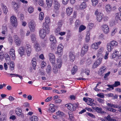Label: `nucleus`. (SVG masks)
Here are the masks:
<instances>
[{"instance_id":"cd10ccee","label":"nucleus","mask_w":121,"mask_h":121,"mask_svg":"<svg viewBox=\"0 0 121 121\" xmlns=\"http://www.w3.org/2000/svg\"><path fill=\"white\" fill-rule=\"evenodd\" d=\"M106 10L107 12L109 13L111 10L112 7L110 4H108L105 7Z\"/></svg>"},{"instance_id":"5701e85b","label":"nucleus","mask_w":121,"mask_h":121,"mask_svg":"<svg viewBox=\"0 0 121 121\" xmlns=\"http://www.w3.org/2000/svg\"><path fill=\"white\" fill-rule=\"evenodd\" d=\"M76 105L75 104H70L69 106V109L72 111L75 110L76 109Z\"/></svg>"},{"instance_id":"603ef678","label":"nucleus","mask_w":121,"mask_h":121,"mask_svg":"<svg viewBox=\"0 0 121 121\" xmlns=\"http://www.w3.org/2000/svg\"><path fill=\"white\" fill-rule=\"evenodd\" d=\"M39 5L41 6L44 5V1L43 0H39Z\"/></svg>"},{"instance_id":"ea45409f","label":"nucleus","mask_w":121,"mask_h":121,"mask_svg":"<svg viewBox=\"0 0 121 121\" xmlns=\"http://www.w3.org/2000/svg\"><path fill=\"white\" fill-rule=\"evenodd\" d=\"M28 11L30 13H32L34 11L33 7L31 6L29 7L28 9Z\"/></svg>"},{"instance_id":"c756f323","label":"nucleus","mask_w":121,"mask_h":121,"mask_svg":"<svg viewBox=\"0 0 121 121\" xmlns=\"http://www.w3.org/2000/svg\"><path fill=\"white\" fill-rule=\"evenodd\" d=\"M16 113L17 115L18 116H20L22 114V110L21 109L17 108L16 109Z\"/></svg>"},{"instance_id":"7c9ffc66","label":"nucleus","mask_w":121,"mask_h":121,"mask_svg":"<svg viewBox=\"0 0 121 121\" xmlns=\"http://www.w3.org/2000/svg\"><path fill=\"white\" fill-rule=\"evenodd\" d=\"M12 4L15 10H17L19 8V5L16 3L13 2Z\"/></svg>"},{"instance_id":"473e14b6","label":"nucleus","mask_w":121,"mask_h":121,"mask_svg":"<svg viewBox=\"0 0 121 121\" xmlns=\"http://www.w3.org/2000/svg\"><path fill=\"white\" fill-rule=\"evenodd\" d=\"M44 17V13L42 12L40 13L39 14V19L40 21L42 20Z\"/></svg>"},{"instance_id":"680f3d73","label":"nucleus","mask_w":121,"mask_h":121,"mask_svg":"<svg viewBox=\"0 0 121 121\" xmlns=\"http://www.w3.org/2000/svg\"><path fill=\"white\" fill-rule=\"evenodd\" d=\"M5 59L6 61V62L8 64H9V63H10L9 62L11 60V59L10 57H8Z\"/></svg>"},{"instance_id":"13d9d810","label":"nucleus","mask_w":121,"mask_h":121,"mask_svg":"<svg viewBox=\"0 0 121 121\" xmlns=\"http://www.w3.org/2000/svg\"><path fill=\"white\" fill-rule=\"evenodd\" d=\"M42 89L43 90H52V88L48 87H43L42 88Z\"/></svg>"},{"instance_id":"09e8293b","label":"nucleus","mask_w":121,"mask_h":121,"mask_svg":"<svg viewBox=\"0 0 121 121\" xmlns=\"http://www.w3.org/2000/svg\"><path fill=\"white\" fill-rule=\"evenodd\" d=\"M105 119H107L108 121H112V118L109 115H108L107 117L105 118Z\"/></svg>"},{"instance_id":"f704fd0d","label":"nucleus","mask_w":121,"mask_h":121,"mask_svg":"<svg viewBox=\"0 0 121 121\" xmlns=\"http://www.w3.org/2000/svg\"><path fill=\"white\" fill-rule=\"evenodd\" d=\"M91 48L93 49H96L98 48V45L97 43H95L92 45Z\"/></svg>"},{"instance_id":"9b49d317","label":"nucleus","mask_w":121,"mask_h":121,"mask_svg":"<svg viewBox=\"0 0 121 121\" xmlns=\"http://www.w3.org/2000/svg\"><path fill=\"white\" fill-rule=\"evenodd\" d=\"M11 22L13 26L16 27L17 25V19L16 17L12 16L11 17Z\"/></svg>"},{"instance_id":"c9c22d12","label":"nucleus","mask_w":121,"mask_h":121,"mask_svg":"<svg viewBox=\"0 0 121 121\" xmlns=\"http://www.w3.org/2000/svg\"><path fill=\"white\" fill-rule=\"evenodd\" d=\"M90 33L89 32H87L85 38L86 41L87 42H89L90 40Z\"/></svg>"},{"instance_id":"a19ab883","label":"nucleus","mask_w":121,"mask_h":121,"mask_svg":"<svg viewBox=\"0 0 121 121\" xmlns=\"http://www.w3.org/2000/svg\"><path fill=\"white\" fill-rule=\"evenodd\" d=\"M8 74H9L10 75H14V77H19L21 79H23V78L20 75L18 74H12V73H8Z\"/></svg>"},{"instance_id":"864d4df0","label":"nucleus","mask_w":121,"mask_h":121,"mask_svg":"<svg viewBox=\"0 0 121 121\" xmlns=\"http://www.w3.org/2000/svg\"><path fill=\"white\" fill-rule=\"evenodd\" d=\"M98 65L96 62H95L92 66V68L93 69L95 68H97Z\"/></svg>"},{"instance_id":"2eb2a0df","label":"nucleus","mask_w":121,"mask_h":121,"mask_svg":"<svg viewBox=\"0 0 121 121\" xmlns=\"http://www.w3.org/2000/svg\"><path fill=\"white\" fill-rule=\"evenodd\" d=\"M69 57L70 61L71 62H73L75 58V53L73 52H70L69 53Z\"/></svg>"},{"instance_id":"aec40b11","label":"nucleus","mask_w":121,"mask_h":121,"mask_svg":"<svg viewBox=\"0 0 121 121\" xmlns=\"http://www.w3.org/2000/svg\"><path fill=\"white\" fill-rule=\"evenodd\" d=\"M50 39L51 43L55 44L57 42L56 39L55 37L53 35H51L50 36Z\"/></svg>"},{"instance_id":"4d7b16f0","label":"nucleus","mask_w":121,"mask_h":121,"mask_svg":"<svg viewBox=\"0 0 121 121\" xmlns=\"http://www.w3.org/2000/svg\"><path fill=\"white\" fill-rule=\"evenodd\" d=\"M69 117L70 119L72 121H73V119L74 118V117L73 115L71 114H70L69 113Z\"/></svg>"},{"instance_id":"338daca9","label":"nucleus","mask_w":121,"mask_h":121,"mask_svg":"<svg viewBox=\"0 0 121 121\" xmlns=\"http://www.w3.org/2000/svg\"><path fill=\"white\" fill-rule=\"evenodd\" d=\"M63 0L62 3H63V4L65 5H66L68 3V2L69 1V0Z\"/></svg>"},{"instance_id":"0e129e2a","label":"nucleus","mask_w":121,"mask_h":121,"mask_svg":"<svg viewBox=\"0 0 121 121\" xmlns=\"http://www.w3.org/2000/svg\"><path fill=\"white\" fill-rule=\"evenodd\" d=\"M46 41H44L42 43V46L43 47H45L46 46Z\"/></svg>"},{"instance_id":"4468645a","label":"nucleus","mask_w":121,"mask_h":121,"mask_svg":"<svg viewBox=\"0 0 121 121\" xmlns=\"http://www.w3.org/2000/svg\"><path fill=\"white\" fill-rule=\"evenodd\" d=\"M14 37L16 44L18 46H20L21 43L20 39L18 38V36L16 35H14Z\"/></svg>"},{"instance_id":"f03ea898","label":"nucleus","mask_w":121,"mask_h":121,"mask_svg":"<svg viewBox=\"0 0 121 121\" xmlns=\"http://www.w3.org/2000/svg\"><path fill=\"white\" fill-rule=\"evenodd\" d=\"M118 45V43L114 40L110 41L109 43H108L107 48L108 51L111 52L114 47L117 46Z\"/></svg>"},{"instance_id":"1a4fd4ad","label":"nucleus","mask_w":121,"mask_h":121,"mask_svg":"<svg viewBox=\"0 0 121 121\" xmlns=\"http://www.w3.org/2000/svg\"><path fill=\"white\" fill-rule=\"evenodd\" d=\"M63 48L64 46L61 44L59 45L57 48V53L59 55V56H61L62 54Z\"/></svg>"},{"instance_id":"7ed1b4c3","label":"nucleus","mask_w":121,"mask_h":121,"mask_svg":"<svg viewBox=\"0 0 121 121\" xmlns=\"http://www.w3.org/2000/svg\"><path fill=\"white\" fill-rule=\"evenodd\" d=\"M57 66L56 67H54L53 69V71L55 73H56L58 72V68L60 69L62 65V61L61 59L60 58H58L57 59Z\"/></svg>"},{"instance_id":"0eeeda50","label":"nucleus","mask_w":121,"mask_h":121,"mask_svg":"<svg viewBox=\"0 0 121 121\" xmlns=\"http://www.w3.org/2000/svg\"><path fill=\"white\" fill-rule=\"evenodd\" d=\"M88 46L87 44H85L84 45L82 48L81 51V55L82 56H83L88 51Z\"/></svg>"},{"instance_id":"f3484780","label":"nucleus","mask_w":121,"mask_h":121,"mask_svg":"<svg viewBox=\"0 0 121 121\" xmlns=\"http://www.w3.org/2000/svg\"><path fill=\"white\" fill-rule=\"evenodd\" d=\"M18 51L21 56H22L24 53L25 51V48L23 47H21L18 50Z\"/></svg>"},{"instance_id":"b1692460","label":"nucleus","mask_w":121,"mask_h":121,"mask_svg":"<svg viewBox=\"0 0 121 121\" xmlns=\"http://www.w3.org/2000/svg\"><path fill=\"white\" fill-rule=\"evenodd\" d=\"M66 13L68 15H70L72 13L73 9L72 8L68 7L66 9Z\"/></svg>"},{"instance_id":"f257e3e1","label":"nucleus","mask_w":121,"mask_h":121,"mask_svg":"<svg viewBox=\"0 0 121 121\" xmlns=\"http://www.w3.org/2000/svg\"><path fill=\"white\" fill-rule=\"evenodd\" d=\"M43 28L39 31V36L43 39L44 38L46 33L48 34L49 33L50 30L48 24L46 25L43 27Z\"/></svg>"},{"instance_id":"c85d7f7f","label":"nucleus","mask_w":121,"mask_h":121,"mask_svg":"<svg viewBox=\"0 0 121 121\" xmlns=\"http://www.w3.org/2000/svg\"><path fill=\"white\" fill-rule=\"evenodd\" d=\"M30 37L32 43H34L36 42V36L35 35L33 34H31Z\"/></svg>"},{"instance_id":"69168bd1","label":"nucleus","mask_w":121,"mask_h":121,"mask_svg":"<svg viewBox=\"0 0 121 121\" xmlns=\"http://www.w3.org/2000/svg\"><path fill=\"white\" fill-rule=\"evenodd\" d=\"M8 99L10 101H13L15 99L12 96H9Z\"/></svg>"},{"instance_id":"3c124183","label":"nucleus","mask_w":121,"mask_h":121,"mask_svg":"<svg viewBox=\"0 0 121 121\" xmlns=\"http://www.w3.org/2000/svg\"><path fill=\"white\" fill-rule=\"evenodd\" d=\"M80 22L78 20H76L75 23V27L77 28L79 27L80 25Z\"/></svg>"},{"instance_id":"5fc2aeb1","label":"nucleus","mask_w":121,"mask_h":121,"mask_svg":"<svg viewBox=\"0 0 121 121\" xmlns=\"http://www.w3.org/2000/svg\"><path fill=\"white\" fill-rule=\"evenodd\" d=\"M49 110L52 112H54L55 111L54 107H49Z\"/></svg>"},{"instance_id":"9d476101","label":"nucleus","mask_w":121,"mask_h":121,"mask_svg":"<svg viewBox=\"0 0 121 121\" xmlns=\"http://www.w3.org/2000/svg\"><path fill=\"white\" fill-rule=\"evenodd\" d=\"M106 69V67L105 66H103L101 67L99 69L98 71V74L101 76L103 75V74L105 73Z\"/></svg>"},{"instance_id":"39448f33","label":"nucleus","mask_w":121,"mask_h":121,"mask_svg":"<svg viewBox=\"0 0 121 121\" xmlns=\"http://www.w3.org/2000/svg\"><path fill=\"white\" fill-rule=\"evenodd\" d=\"M29 26L31 31L34 32L35 31V25L33 21H29L28 23Z\"/></svg>"},{"instance_id":"de8ad7c7","label":"nucleus","mask_w":121,"mask_h":121,"mask_svg":"<svg viewBox=\"0 0 121 121\" xmlns=\"http://www.w3.org/2000/svg\"><path fill=\"white\" fill-rule=\"evenodd\" d=\"M102 58H99L96 61H95L98 64V65H99L101 63L102 61Z\"/></svg>"},{"instance_id":"e2e57ef3","label":"nucleus","mask_w":121,"mask_h":121,"mask_svg":"<svg viewBox=\"0 0 121 121\" xmlns=\"http://www.w3.org/2000/svg\"><path fill=\"white\" fill-rule=\"evenodd\" d=\"M111 72H110L109 71L108 73H106L105 74V75L104 76V78H107L108 77L110 74Z\"/></svg>"},{"instance_id":"412c9836","label":"nucleus","mask_w":121,"mask_h":121,"mask_svg":"<svg viewBox=\"0 0 121 121\" xmlns=\"http://www.w3.org/2000/svg\"><path fill=\"white\" fill-rule=\"evenodd\" d=\"M9 53L11 56H12L13 59H14L15 58L14 50L13 49H10Z\"/></svg>"},{"instance_id":"6ab92c4d","label":"nucleus","mask_w":121,"mask_h":121,"mask_svg":"<svg viewBox=\"0 0 121 121\" xmlns=\"http://www.w3.org/2000/svg\"><path fill=\"white\" fill-rule=\"evenodd\" d=\"M1 8L3 10L4 13L5 14H6L8 12V10L6 6L3 4H1Z\"/></svg>"},{"instance_id":"bb28decb","label":"nucleus","mask_w":121,"mask_h":121,"mask_svg":"<svg viewBox=\"0 0 121 121\" xmlns=\"http://www.w3.org/2000/svg\"><path fill=\"white\" fill-rule=\"evenodd\" d=\"M8 65H10L9 68L10 70L11 71L13 70L14 69L15 67L14 63L13 62V61L11 62L10 63H9Z\"/></svg>"},{"instance_id":"49530a36","label":"nucleus","mask_w":121,"mask_h":121,"mask_svg":"<svg viewBox=\"0 0 121 121\" xmlns=\"http://www.w3.org/2000/svg\"><path fill=\"white\" fill-rule=\"evenodd\" d=\"M120 85V83L118 81H115L114 83L113 84V86L114 87H116Z\"/></svg>"},{"instance_id":"c03bdc74","label":"nucleus","mask_w":121,"mask_h":121,"mask_svg":"<svg viewBox=\"0 0 121 121\" xmlns=\"http://www.w3.org/2000/svg\"><path fill=\"white\" fill-rule=\"evenodd\" d=\"M105 108L107 110L113 112H115L116 111V109L111 108L107 107Z\"/></svg>"},{"instance_id":"393cba45","label":"nucleus","mask_w":121,"mask_h":121,"mask_svg":"<svg viewBox=\"0 0 121 121\" xmlns=\"http://www.w3.org/2000/svg\"><path fill=\"white\" fill-rule=\"evenodd\" d=\"M3 31L2 32V33L4 34H5V33L7 31V28L6 27V25L5 23L2 26Z\"/></svg>"},{"instance_id":"6e6552de","label":"nucleus","mask_w":121,"mask_h":121,"mask_svg":"<svg viewBox=\"0 0 121 121\" xmlns=\"http://www.w3.org/2000/svg\"><path fill=\"white\" fill-rule=\"evenodd\" d=\"M95 14L97 15V18L98 21L100 22L103 18V14L102 13L98 12L97 10L95 12Z\"/></svg>"},{"instance_id":"a18cd8bd","label":"nucleus","mask_w":121,"mask_h":121,"mask_svg":"<svg viewBox=\"0 0 121 121\" xmlns=\"http://www.w3.org/2000/svg\"><path fill=\"white\" fill-rule=\"evenodd\" d=\"M52 70V68L51 66L49 65L47 66V68L46 69V72L47 73H48Z\"/></svg>"},{"instance_id":"20e7f679","label":"nucleus","mask_w":121,"mask_h":121,"mask_svg":"<svg viewBox=\"0 0 121 121\" xmlns=\"http://www.w3.org/2000/svg\"><path fill=\"white\" fill-rule=\"evenodd\" d=\"M119 52L117 50L115 51L113 53L111 56V58L112 59H114L116 57L117 59H121V55H119Z\"/></svg>"},{"instance_id":"dca6fc26","label":"nucleus","mask_w":121,"mask_h":121,"mask_svg":"<svg viewBox=\"0 0 121 121\" xmlns=\"http://www.w3.org/2000/svg\"><path fill=\"white\" fill-rule=\"evenodd\" d=\"M54 9L56 10H58L60 7L59 3L58 1L56 0H55L54 3Z\"/></svg>"},{"instance_id":"a211bd4d","label":"nucleus","mask_w":121,"mask_h":121,"mask_svg":"<svg viewBox=\"0 0 121 121\" xmlns=\"http://www.w3.org/2000/svg\"><path fill=\"white\" fill-rule=\"evenodd\" d=\"M36 60L35 58H33L31 61L32 65L33 68V69L34 70H35V67L36 65Z\"/></svg>"},{"instance_id":"423d86ee","label":"nucleus","mask_w":121,"mask_h":121,"mask_svg":"<svg viewBox=\"0 0 121 121\" xmlns=\"http://www.w3.org/2000/svg\"><path fill=\"white\" fill-rule=\"evenodd\" d=\"M49 60L53 65L55 64V58L54 54L52 53H50L48 55Z\"/></svg>"},{"instance_id":"4c0bfd02","label":"nucleus","mask_w":121,"mask_h":121,"mask_svg":"<svg viewBox=\"0 0 121 121\" xmlns=\"http://www.w3.org/2000/svg\"><path fill=\"white\" fill-rule=\"evenodd\" d=\"M86 28L85 26L83 25H81L79 28V32H81L82 31L84 30Z\"/></svg>"},{"instance_id":"2f4dec72","label":"nucleus","mask_w":121,"mask_h":121,"mask_svg":"<svg viewBox=\"0 0 121 121\" xmlns=\"http://www.w3.org/2000/svg\"><path fill=\"white\" fill-rule=\"evenodd\" d=\"M40 46L39 43H37L35 44V48L36 51L38 52L40 50Z\"/></svg>"},{"instance_id":"774afa93","label":"nucleus","mask_w":121,"mask_h":121,"mask_svg":"<svg viewBox=\"0 0 121 121\" xmlns=\"http://www.w3.org/2000/svg\"><path fill=\"white\" fill-rule=\"evenodd\" d=\"M104 99L100 98H99L97 99V101L100 103H103L104 102Z\"/></svg>"},{"instance_id":"37998d69","label":"nucleus","mask_w":121,"mask_h":121,"mask_svg":"<svg viewBox=\"0 0 121 121\" xmlns=\"http://www.w3.org/2000/svg\"><path fill=\"white\" fill-rule=\"evenodd\" d=\"M63 23V21L62 20H59L57 23L58 27H61Z\"/></svg>"},{"instance_id":"a878e982","label":"nucleus","mask_w":121,"mask_h":121,"mask_svg":"<svg viewBox=\"0 0 121 121\" xmlns=\"http://www.w3.org/2000/svg\"><path fill=\"white\" fill-rule=\"evenodd\" d=\"M96 109V111L99 113L103 114L106 113V112L102 111V109L101 108L97 107Z\"/></svg>"},{"instance_id":"e433bc0d","label":"nucleus","mask_w":121,"mask_h":121,"mask_svg":"<svg viewBox=\"0 0 121 121\" xmlns=\"http://www.w3.org/2000/svg\"><path fill=\"white\" fill-rule=\"evenodd\" d=\"M30 120L31 121H37L38 119L36 116H33L30 118Z\"/></svg>"},{"instance_id":"58836bf2","label":"nucleus","mask_w":121,"mask_h":121,"mask_svg":"<svg viewBox=\"0 0 121 121\" xmlns=\"http://www.w3.org/2000/svg\"><path fill=\"white\" fill-rule=\"evenodd\" d=\"M99 0H91L92 4L93 6H95L98 4Z\"/></svg>"},{"instance_id":"4be33fe9","label":"nucleus","mask_w":121,"mask_h":121,"mask_svg":"<svg viewBox=\"0 0 121 121\" xmlns=\"http://www.w3.org/2000/svg\"><path fill=\"white\" fill-rule=\"evenodd\" d=\"M46 1L48 7H51L53 4V0H46Z\"/></svg>"},{"instance_id":"052dcab7","label":"nucleus","mask_w":121,"mask_h":121,"mask_svg":"<svg viewBox=\"0 0 121 121\" xmlns=\"http://www.w3.org/2000/svg\"><path fill=\"white\" fill-rule=\"evenodd\" d=\"M52 99V97H48L45 100V101L46 102H48L51 101Z\"/></svg>"},{"instance_id":"8fccbe9b","label":"nucleus","mask_w":121,"mask_h":121,"mask_svg":"<svg viewBox=\"0 0 121 121\" xmlns=\"http://www.w3.org/2000/svg\"><path fill=\"white\" fill-rule=\"evenodd\" d=\"M86 103L87 104L90 106H92L95 105V104L93 103V102H91V101H87Z\"/></svg>"},{"instance_id":"f8f14e48","label":"nucleus","mask_w":121,"mask_h":121,"mask_svg":"<svg viewBox=\"0 0 121 121\" xmlns=\"http://www.w3.org/2000/svg\"><path fill=\"white\" fill-rule=\"evenodd\" d=\"M101 29L105 33H107L109 32V27L106 24L103 25L101 26Z\"/></svg>"},{"instance_id":"72a5a7b5","label":"nucleus","mask_w":121,"mask_h":121,"mask_svg":"<svg viewBox=\"0 0 121 121\" xmlns=\"http://www.w3.org/2000/svg\"><path fill=\"white\" fill-rule=\"evenodd\" d=\"M86 4L85 2H83L81 4L80 6V8L82 9H84L86 7Z\"/></svg>"},{"instance_id":"6e6d98bb","label":"nucleus","mask_w":121,"mask_h":121,"mask_svg":"<svg viewBox=\"0 0 121 121\" xmlns=\"http://www.w3.org/2000/svg\"><path fill=\"white\" fill-rule=\"evenodd\" d=\"M45 22L48 24L47 23H49L50 22V21L49 18L48 17H46L45 18Z\"/></svg>"},{"instance_id":"bf43d9fd","label":"nucleus","mask_w":121,"mask_h":121,"mask_svg":"<svg viewBox=\"0 0 121 121\" xmlns=\"http://www.w3.org/2000/svg\"><path fill=\"white\" fill-rule=\"evenodd\" d=\"M46 65V63L44 62H42L41 65V68L43 69L45 66Z\"/></svg>"},{"instance_id":"79ce46f5","label":"nucleus","mask_w":121,"mask_h":121,"mask_svg":"<svg viewBox=\"0 0 121 121\" xmlns=\"http://www.w3.org/2000/svg\"><path fill=\"white\" fill-rule=\"evenodd\" d=\"M116 18H118L121 21V13H116Z\"/></svg>"},{"instance_id":"ddd939ff","label":"nucleus","mask_w":121,"mask_h":121,"mask_svg":"<svg viewBox=\"0 0 121 121\" xmlns=\"http://www.w3.org/2000/svg\"><path fill=\"white\" fill-rule=\"evenodd\" d=\"M25 48L27 55L28 56H30L31 51L30 46L29 44H26Z\"/></svg>"}]
</instances>
